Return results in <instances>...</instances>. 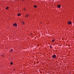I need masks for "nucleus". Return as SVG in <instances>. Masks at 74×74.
Masks as SVG:
<instances>
[{"mask_svg": "<svg viewBox=\"0 0 74 74\" xmlns=\"http://www.w3.org/2000/svg\"><path fill=\"white\" fill-rule=\"evenodd\" d=\"M13 26L14 27H17L18 26V25H17V24L16 23H14L13 24Z\"/></svg>", "mask_w": 74, "mask_h": 74, "instance_id": "obj_1", "label": "nucleus"}, {"mask_svg": "<svg viewBox=\"0 0 74 74\" xmlns=\"http://www.w3.org/2000/svg\"><path fill=\"white\" fill-rule=\"evenodd\" d=\"M52 58L53 59H55L56 58V56L55 54H54V55H53Z\"/></svg>", "mask_w": 74, "mask_h": 74, "instance_id": "obj_2", "label": "nucleus"}, {"mask_svg": "<svg viewBox=\"0 0 74 74\" xmlns=\"http://www.w3.org/2000/svg\"><path fill=\"white\" fill-rule=\"evenodd\" d=\"M68 23L69 25H71V21H69L68 22Z\"/></svg>", "mask_w": 74, "mask_h": 74, "instance_id": "obj_3", "label": "nucleus"}, {"mask_svg": "<svg viewBox=\"0 0 74 74\" xmlns=\"http://www.w3.org/2000/svg\"><path fill=\"white\" fill-rule=\"evenodd\" d=\"M61 7V5H58V8H60Z\"/></svg>", "mask_w": 74, "mask_h": 74, "instance_id": "obj_4", "label": "nucleus"}, {"mask_svg": "<svg viewBox=\"0 0 74 74\" xmlns=\"http://www.w3.org/2000/svg\"><path fill=\"white\" fill-rule=\"evenodd\" d=\"M21 13L18 14L17 15V16H21Z\"/></svg>", "mask_w": 74, "mask_h": 74, "instance_id": "obj_5", "label": "nucleus"}, {"mask_svg": "<svg viewBox=\"0 0 74 74\" xmlns=\"http://www.w3.org/2000/svg\"><path fill=\"white\" fill-rule=\"evenodd\" d=\"M13 51V50H12V49H11L10 50V52H12Z\"/></svg>", "mask_w": 74, "mask_h": 74, "instance_id": "obj_6", "label": "nucleus"}, {"mask_svg": "<svg viewBox=\"0 0 74 74\" xmlns=\"http://www.w3.org/2000/svg\"><path fill=\"white\" fill-rule=\"evenodd\" d=\"M9 8V7H7L6 8H5L6 10H7Z\"/></svg>", "mask_w": 74, "mask_h": 74, "instance_id": "obj_7", "label": "nucleus"}, {"mask_svg": "<svg viewBox=\"0 0 74 74\" xmlns=\"http://www.w3.org/2000/svg\"><path fill=\"white\" fill-rule=\"evenodd\" d=\"M34 8H37V6L34 5Z\"/></svg>", "mask_w": 74, "mask_h": 74, "instance_id": "obj_8", "label": "nucleus"}, {"mask_svg": "<svg viewBox=\"0 0 74 74\" xmlns=\"http://www.w3.org/2000/svg\"><path fill=\"white\" fill-rule=\"evenodd\" d=\"M10 64L11 65H12V64H13V62H11L10 63Z\"/></svg>", "mask_w": 74, "mask_h": 74, "instance_id": "obj_9", "label": "nucleus"}, {"mask_svg": "<svg viewBox=\"0 0 74 74\" xmlns=\"http://www.w3.org/2000/svg\"><path fill=\"white\" fill-rule=\"evenodd\" d=\"M5 55H4V54H3L2 55V56H3V57H4L5 56Z\"/></svg>", "mask_w": 74, "mask_h": 74, "instance_id": "obj_10", "label": "nucleus"}, {"mask_svg": "<svg viewBox=\"0 0 74 74\" xmlns=\"http://www.w3.org/2000/svg\"><path fill=\"white\" fill-rule=\"evenodd\" d=\"M26 17H27L28 16H29V15L27 14V15H26L25 16Z\"/></svg>", "mask_w": 74, "mask_h": 74, "instance_id": "obj_11", "label": "nucleus"}, {"mask_svg": "<svg viewBox=\"0 0 74 74\" xmlns=\"http://www.w3.org/2000/svg\"><path fill=\"white\" fill-rule=\"evenodd\" d=\"M54 41H55V40H52V42H54Z\"/></svg>", "mask_w": 74, "mask_h": 74, "instance_id": "obj_12", "label": "nucleus"}, {"mask_svg": "<svg viewBox=\"0 0 74 74\" xmlns=\"http://www.w3.org/2000/svg\"><path fill=\"white\" fill-rule=\"evenodd\" d=\"M23 25H25V23L24 22H23Z\"/></svg>", "mask_w": 74, "mask_h": 74, "instance_id": "obj_13", "label": "nucleus"}, {"mask_svg": "<svg viewBox=\"0 0 74 74\" xmlns=\"http://www.w3.org/2000/svg\"><path fill=\"white\" fill-rule=\"evenodd\" d=\"M50 48H52V46H50Z\"/></svg>", "mask_w": 74, "mask_h": 74, "instance_id": "obj_14", "label": "nucleus"}, {"mask_svg": "<svg viewBox=\"0 0 74 74\" xmlns=\"http://www.w3.org/2000/svg\"><path fill=\"white\" fill-rule=\"evenodd\" d=\"M24 9L25 11H26V8H24Z\"/></svg>", "mask_w": 74, "mask_h": 74, "instance_id": "obj_15", "label": "nucleus"}, {"mask_svg": "<svg viewBox=\"0 0 74 74\" xmlns=\"http://www.w3.org/2000/svg\"><path fill=\"white\" fill-rule=\"evenodd\" d=\"M15 68H14V69H13V70H14V71H15Z\"/></svg>", "mask_w": 74, "mask_h": 74, "instance_id": "obj_16", "label": "nucleus"}, {"mask_svg": "<svg viewBox=\"0 0 74 74\" xmlns=\"http://www.w3.org/2000/svg\"><path fill=\"white\" fill-rule=\"evenodd\" d=\"M22 0V1H25V0Z\"/></svg>", "mask_w": 74, "mask_h": 74, "instance_id": "obj_17", "label": "nucleus"}, {"mask_svg": "<svg viewBox=\"0 0 74 74\" xmlns=\"http://www.w3.org/2000/svg\"><path fill=\"white\" fill-rule=\"evenodd\" d=\"M69 74H71V73H69Z\"/></svg>", "mask_w": 74, "mask_h": 74, "instance_id": "obj_18", "label": "nucleus"}, {"mask_svg": "<svg viewBox=\"0 0 74 74\" xmlns=\"http://www.w3.org/2000/svg\"><path fill=\"white\" fill-rule=\"evenodd\" d=\"M40 73H41V72H40Z\"/></svg>", "mask_w": 74, "mask_h": 74, "instance_id": "obj_19", "label": "nucleus"}]
</instances>
